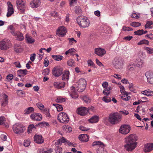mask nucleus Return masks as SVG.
Here are the masks:
<instances>
[{"label":"nucleus","instance_id":"nucleus-26","mask_svg":"<svg viewBox=\"0 0 153 153\" xmlns=\"http://www.w3.org/2000/svg\"><path fill=\"white\" fill-rule=\"evenodd\" d=\"M3 100L1 101V105L3 106H5L8 103V96L5 94H3L2 95Z\"/></svg>","mask_w":153,"mask_h":153},{"label":"nucleus","instance_id":"nucleus-51","mask_svg":"<svg viewBox=\"0 0 153 153\" xmlns=\"http://www.w3.org/2000/svg\"><path fill=\"white\" fill-rule=\"evenodd\" d=\"M149 43V42L147 40L143 39L140 41L139 42H138L137 44L138 45H141L142 44L148 45Z\"/></svg>","mask_w":153,"mask_h":153},{"label":"nucleus","instance_id":"nucleus-25","mask_svg":"<svg viewBox=\"0 0 153 153\" xmlns=\"http://www.w3.org/2000/svg\"><path fill=\"white\" fill-rule=\"evenodd\" d=\"M141 93L148 97H151L153 96V91L149 89H147L141 91Z\"/></svg>","mask_w":153,"mask_h":153},{"label":"nucleus","instance_id":"nucleus-42","mask_svg":"<svg viewBox=\"0 0 153 153\" xmlns=\"http://www.w3.org/2000/svg\"><path fill=\"white\" fill-rule=\"evenodd\" d=\"M103 145V143L99 141H95L92 144V146H99V147L100 146H102Z\"/></svg>","mask_w":153,"mask_h":153},{"label":"nucleus","instance_id":"nucleus-55","mask_svg":"<svg viewBox=\"0 0 153 153\" xmlns=\"http://www.w3.org/2000/svg\"><path fill=\"white\" fill-rule=\"evenodd\" d=\"M75 12L76 13H79L82 12V10L80 7L79 6L75 7L74 8Z\"/></svg>","mask_w":153,"mask_h":153},{"label":"nucleus","instance_id":"nucleus-46","mask_svg":"<svg viewBox=\"0 0 153 153\" xmlns=\"http://www.w3.org/2000/svg\"><path fill=\"white\" fill-rule=\"evenodd\" d=\"M53 105L55 106L57 109V110L58 111H62L63 108L62 105L57 104H53Z\"/></svg>","mask_w":153,"mask_h":153},{"label":"nucleus","instance_id":"nucleus-49","mask_svg":"<svg viewBox=\"0 0 153 153\" xmlns=\"http://www.w3.org/2000/svg\"><path fill=\"white\" fill-rule=\"evenodd\" d=\"M43 111L44 114L46 115L47 117H50L51 115L49 113V111L48 109L45 108L43 110Z\"/></svg>","mask_w":153,"mask_h":153},{"label":"nucleus","instance_id":"nucleus-61","mask_svg":"<svg viewBox=\"0 0 153 153\" xmlns=\"http://www.w3.org/2000/svg\"><path fill=\"white\" fill-rule=\"evenodd\" d=\"M49 72L50 71L49 69L48 68H46L43 70L42 74L43 75H47L49 74Z\"/></svg>","mask_w":153,"mask_h":153},{"label":"nucleus","instance_id":"nucleus-3","mask_svg":"<svg viewBox=\"0 0 153 153\" xmlns=\"http://www.w3.org/2000/svg\"><path fill=\"white\" fill-rule=\"evenodd\" d=\"M77 22L80 26L83 28L88 27L90 24L89 20L85 16L79 17L77 19Z\"/></svg>","mask_w":153,"mask_h":153},{"label":"nucleus","instance_id":"nucleus-52","mask_svg":"<svg viewBox=\"0 0 153 153\" xmlns=\"http://www.w3.org/2000/svg\"><path fill=\"white\" fill-rule=\"evenodd\" d=\"M153 24V22L151 21H149L147 22L145 26V27L146 29L148 28H150L151 26Z\"/></svg>","mask_w":153,"mask_h":153},{"label":"nucleus","instance_id":"nucleus-10","mask_svg":"<svg viewBox=\"0 0 153 153\" xmlns=\"http://www.w3.org/2000/svg\"><path fill=\"white\" fill-rule=\"evenodd\" d=\"M17 7L21 13H23L26 7V3L22 0H17L16 1Z\"/></svg>","mask_w":153,"mask_h":153},{"label":"nucleus","instance_id":"nucleus-34","mask_svg":"<svg viewBox=\"0 0 153 153\" xmlns=\"http://www.w3.org/2000/svg\"><path fill=\"white\" fill-rule=\"evenodd\" d=\"M67 64L68 66L73 68L75 66V62L74 60L72 59H70L67 61Z\"/></svg>","mask_w":153,"mask_h":153},{"label":"nucleus","instance_id":"nucleus-45","mask_svg":"<svg viewBox=\"0 0 153 153\" xmlns=\"http://www.w3.org/2000/svg\"><path fill=\"white\" fill-rule=\"evenodd\" d=\"M104 145L102 146H100L97 150V153H107V152L104 150L103 148Z\"/></svg>","mask_w":153,"mask_h":153},{"label":"nucleus","instance_id":"nucleus-2","mask_svg":"<svg viewBox=\"0 0 153 153\" xmlns=\"http://www.w3.org/2000/svg\"><path fill=\"white\" fill-rule=\"evenodd\" d=\"M122 118V116L117 112L112 113L109 115V121L112 124H115L120 121Z\"/></svg>","mask_w":153,"mask_h":153},{"label":"nucleus","instance_id":"nucleus-4","mask_svg":"<svg viewBox=\"0 0 153 153\" xmlns=\"http://www.w3.org/2000/svg\"><path fill=\"white\" fill-rule=\"evenodd\" d=\"M13 129L15 133L21 134L24 132L25 128V126L22 124L18 123L13 125Z\"/></svg>","mask_w":153,"mask_h":153},{"label":"nucleus","instance_id":"nucleus-7","mask_svg":"<svg viewBox=\"0 0 153 153\" xmlns=\"http://www.w3.org/2000/svg\"><path fill=\"white\" fill-rule=\"evenodd\" d=\"M77 85V91L79 92H82L85 89L86 85V82L85 79L81 78L79 80Z\"/></svg>","mask_w":153,"mask_h":153},{"label":"nucleus","instance_id":"nucleus-27","mask_svg":"<svg viewBox=\"0 0 153 153\" xmlns=\"http://www.w3.org/2000/svg\"><path fill=\"white\" fill-rule=\"evenodd\" d=\"M144 63L143 60L139 59L137 60L136 66L139 68H141L144 67Z\"/></svg>","mask_w":153,"mask_h":153},{"label":"nucleus","instance_id":"nucleus-13","mask_svg":"<svg viewBox=\"0 0 153 153\" xmlns=\"http://www.w3.org/2000/svg\"><path fill=\"white\" fill-rule=\"evenodd\" d=\"M88 111V108L84 107H81L77 108L76 111L78 114L84 116L87 114Z\"/></svg>","mask_w":153,"mask_h":153},{"label":"nucleus","instance_id":"nucleus-30","mask_svg":"<svg viewBox=\"0 0 153 153\" xmlns=\"http://www.w3.org/2000/svg\"><path fill=\"white\" fill-rule=\"evenodd\" d=\"M70 74V72L68 71H64L63 74L62 76V80H68L69 79Z\"/></svg>","mask_w":153,"mask_h":153},{"label":"nucleus","instance_id":"nucleus-23","mask_svg":"<svg viewBox=\"0 0 153 153\" xmlns=\"http://www.w3.org/2000/svg\"><path fill=\"white\" fill-rule=\"evenodd\" d=\"M35 142L38 144H41L43 142L44 140L41 135H35L34 137Z\"/></svg>","mask_w":153,"mask_h":153},{"label":"nucleus","instance_id":"nucleus-22","mask_svg":"<svg viewBox=\"0 0 153 153\" xmlns=\"http://www.w3.org/2000/svg\"><path fill=\"white\" fill-rule=\"evenodd\" d=\"M153 149V143H147L144 145V152H149Z\"/></svg>","mask_w":153,"mask_h":153},{"label":"nucleus","instance_id":"nucleus-56","mask_svg":"<svg viewBox=\"0 0 153 153\" xmlns=\"http://www.w3.org/2000/svg\"><path fill=\"white\" fill-rule=\"evenodd\" d=\"M102 100L105 102H109L111 101V99L108 97H104L102 98Z\"/></svg>","mask_w":153,"mask_h":153},{"label":"nucleus","instance_id":"nucleus-24","mask_svg":"<svg viewBox=\"0 0 153 153\" xmlns=\"http://www.w3.org/2000/svg\"><path fill=\"white\" fill-rule=\"evenodd\" d=\"M25 40L28 43L32 44L35 42L34 39L28 33L25 35Z\"/></svg>","mask_w":153,"mask_h":153},{"label":"nucleus","instance_id":"nucleus-59","mask_svg":"<svg viewBox=\"0 0 153 153\" xmlns=\"http://www.w3.org/2000/svg\"><path fill=\"white\" fill-rule=\"evenodd\" d=\"M37 107L39 108L41 110H43L44 107V105L41 102H38L36 104Z\"/></svg>","mask_w":153,"mask_h":153},{"label":"nucleus","instance_id":"nucleus-35","mask_svg":"<svg viewBox=\"0 0 153 153\" xmlns=\"http://www.w3.org/2000/svg\"><path fill=\"white\" fill-rule=\"evenodd\" d=\"M34 111V108L32 107H30L26 108L24 111L25 114H30Z\"/></svg>","mask_w":153,"mask_h":153},{"label":"nucleus","instance_id":"nucleus-48","mask_svg":"<svg viewBox=\"0 0 153 153\" xmlns=\"http://www.w3.org/2000/svg\"><path fill=\"white\" fill-rule=\"evenodd\" d=\"M144 49L148 53H153V48L149 47H145Z\"/></svg>","mask_w":153,"mask_h":153},{"label":"nucleus","instance_id":"nucleus-29","mask_svg":"<svg viewBox=\"0 0 153 153\" xmlns=\"http://www.w3.org/2000/svg\"><path fill=\"white\" fill-rule=\"evenodd\" d=\"M14 51L18 53L21 52L23 50L22 48L19 44H15L14 46Z\"/></svg>","mask_w":153,"mask_h":153},{"label":"nucleus","instance_id":"nucleus-21","mask_svg":"<svg viewBox=\"0 0 153 153\" xmlns=\"http://www.w3.org/2000/svg\"><path fill=\"white\" fill-rule=\"evenodd\" d=\"M40 0H33L30 3V7L33 8H37L39 7L40 5Z\"/></svg>","mask_w":153,"mask_h":153},{"label":"nucleus","instance_id":"nucleus-1","mask_svg":"<svg viewBox=\"0 0 153 153\" xmlns=\"http://www.w3.org/2000/svg\"><path fill=\"white\" fill-rule=\"evenodd\" d=\"M137 137L134 134H131L126 137L125 138L126 144L124 146L125 149L128 152L133 150L137 145Z\"/></svg>","mask_w":153,"mask_h":153},{"label":"nucleus","instance_id":"nucleus-64","mask_svg":"<svg viewBox=\"0 0 153 153\" xmlns=\"http://www.w3.org/2000/svg\"><path fill=\"white\" fill-rule=\"evenodd\" d=\"M45 149L41 148L38 149L37 153H45Z\"/></svg>","mask_w":153,"mask_h":153},{"label":"nucleus","instance_id":"nucleus-5","mask_svg":"<svg viewBox=\"0 0 153 153\" xmlns=\"http://www.w3.org/2000/svg\"><path fill=\"white\" fill-rule=\"evenodd\" d=\"M8 29L11 30V33L16 37L18 40L19 41L23 40L24 39L22 34L19 32L16 31L13 29V26L12 25H10L8 27Z\"/></svg>","mask_w":153,"mask_h":153},{"label":"nucleus","instance_id":"nucleus-60","mask_svg":"<svg viewBox=\"0 0 153 153\" xmlns=\"http://www.w3.org/2000/svg\"><path fill=\"white\" fill-rule=\"evenodd\" d=\"M143 30H139L137 31H135L134 33L135 34L137 35H141L143 34Z\"/></svg>","mask_w":153,"mask_h":153},{"label":"nucleus","instance_id":"nucleus-31","mask_svg":"<svg viewBox=\"0 0 153 153\" xmlns=\"http://www.w3.org/2000/svg\"><path fill=\"white\" fill-rule=\"evenodd\" d=\"M99 117L97 115L92 116L90 119L88 120L89 122L91 123H96L99 121Z\"/></svg>","mask_w":153,"mask_h":153},{"label":"nucleus","instance_id":"nucleus-16","mask_svg":"<svg viewBox=\"0 0 153 153\" xmlns=\"http://www.w3.org/2000/svg\"><path fill=\"white\" fill-rule=\"evenodd\" d=\"M105 50L100 48H95L94 49V53L100 57L103 56L106 53Z\"/></svg>","mask_w":153,"mask_h":153},{"label":"nucleus","instance_id":"nucleus-32","mask_svg":"<svg viewBox=\"0 0 153 153\" xmlns=\"http://www.w3.org/2000/svg\"><path fill=\"white\" fill-rule=\"evenodd\" d=\"M27 71L26 69L22 70L20 69L18 70L17 71V74L18 76L21 77L27 74Z\"/></svg>","mask_w":153,"mask_h":153},{"label":"nucleus","instance_id":"nucleus-36","mask_svg":"<svg viewBox=\"0 0 153 153\" xmlns=\"http://www.w3.org/2000/svg\"><path fill=\"white\" fill-rule=\"evenodd\" d=\"M76 50L74 48H71L66 51L65 53V54L68 55V54H70L71 56H73L74 55V53L75 52Z\"/></svg>","mask_w":153,"mask_h":153},{"label":"nucleus","instance_id":"nucleus-15","mask_svg":"<svg viewBox=\"0 0 153 153\" xmlns=\"http://www.w3.org/2000/svg\"><path fill=\"white\" fill-rule=\"evenodd\" d=\"M8 6L7 12L6 16L7 17L10 16L14 12V10L13 8V5L11 3L8 1L7 3Z\"/></svg>","mask_w":153,"mask_h":153},{"label":"nucleus","instance_id":"nucleus-43","mask_svg":"<svg viewBox=\"0 0 153 153\" xmlns=\"http://www.w3.org/2000/svg\"><path fill=\"white\" fill-rule=\"evenodd\" d=\"M66 140L65 138L62 137V138L58 140L57 142H55V144L61 145L62 143H65L66 141Z\"/></svg>","mask_w":153,"mask_h":153},{"label":"nucleus","instance_id":"nucleus-44","mask_svg":"<svg viewBox=\"0 0 153 153\" xmlns=\"http://www.w3.org/2000/svg\"><path fill=\"white\" fill-rule=\"evenodd\" d=\"M36 129V127L33 124L30 125L28 128L27 132L28 133H31Z\"/></svg>","mask_w":153,"mask_h":153},{"label":"nucleus","instance_id":"nucleus-39","mask_svg":"<svg viewBox=\"0 0 153 153\" xmlns=\"http://www.w3.org/2000/svg\"><path fill=\"white\" fill-rule=\"evenodd\" d=\"M135 65L134 63L131 62L129 64L127 67L128 69L130 71L134 70L135 68Z\"/></svg>","mask_w":153,"mask_h":153},{"label":"nucleus","instance_id":"nucleus-38","mask_svg":"<svg viewBox=\"0 0 153 153\" xmlns=\"http://www.w3.org/2000/svg\"><path fill=\"white\" fill-rule=\"evenodd\" d=\"M56 144V148L55 150V152L57 153H60L62 152V149L61 147V145Z\"/></svg>","mask_w":153,"mask_h":153},{"label":"nucleus","instance_id":"nucleus-50","mask_svg":"<svg viewBox=\"0 0 153 153\" xmlns=\"http://www.w3.org/2000/svg\"><path fill=\"white\" fill-rule=\"evenodd\" d=\"M50 15L51 16L54 17L55 18H59V16L57 12L55 11H52L50 13Z\"/></svg>","mask_w":153,"mask_h":153},{"label":"nucleus","instance_id":"nucleus-58","mask_svg":"<svg viewBox=\"0 0 153 153\" xmlns=\"http://www.w3.org/2000/svg\"><path fill=\"white\" fill-rule=\"evenodd\" d=\"M69 44L70 45H72L74 43L76 42V41L73 38H68Z\"/></svg>","mask_w":153,"mask_h":153},{"label":"nucleus","instance_id":"nucleus-37","mask_svg":"<svg viewBox=\"0 0 153 153\" xmlns=\"http://www.w3.org/2000/svg\"><path fill=\"white\" fill-rule=\"evenodd\" d=\"M52 57L54 59L57 61H60L63 58V57L60 55H53L52 56Z\"/></svg>","mask_w":153,"mask_h":153},{"label":"nucleus","instance_id":"nucleus-18","mask_svg":"<svg viewBox=\"0 0 153 153\" xmlns=\"http://www.w3.org/2000/svg\"><path fill=\"white\" fill-rule=\"evenodd\" d=\"M30 117L33 120L39 121L41 120L42 117L40 113H34L31 114L30 116Z\"/></svg>","mask_w":153,"mask_h":153},{"label":"nucleus","instance_id":"nucleus-9","mask_svg":"<svg viewBox=\"0 0 153 153\" xmlns=\"http://www.w3.org/2000/svg\"><path fill=\"white\" fill-rule=\"evenodd\" d=\"M114 67L117 69H120L122 68L123 61L122 60L119 58H115L112 61Z\"/></svg>","mask_w":153,"mask_h":153},{"label":"nucleus","instance_id":"nucleus-28","mask_svg":"<svg viewBox=\"0 0 153 153\" xmlns=\"http://www.w3.org/2000/svg\"><path fill=\"white\" fill-rule=\"evenodd\" d=\"M79 140L84 142H86L89 140V137L88 136L85 134H82L79 135Z\"/></svg>","mask_w":153,"mask_h":153},{"label":"nucleus","instance_id":"nucleus-17","mask_svg":"<svg viewBox=\"0 0 153 153\" xmlns=\"http://www.w3.org/2000/svg\"><path fill=\"white\" fill-rule=\"evenodd\" d=\"M70 96L74 99L77 98L78 97L77 93L76 90L75 89L74 87L72 86L70 87V89L68 91Z\"/></svg>","mask_w":153,"mask_h":153},{"label":"nucleus","instance_id":"nucleus-47","mask_svg":"<svg viewBox=\"0 0 153 153\" xmlns=\"http://www.w3.org/2000/svg\"><path fill=\"white\" fill-rule=\"evenodd\" d=\"M83 101L87 103H90L91 102V99L87 96H85L81 97Z\"/></svg>","mask_w":153,"mask_h":153},{"label":"nucleus","instance_id":"nucleus-54","mask_svg":"<svg viewBox=\"0 0 153 153\" xmlns=\"http://www.w3.org/2000/svg\"><path fill=\"white\" fill-rule=\"evenodd\" d=\"M122 30L124 31H128L130 30H132L133 29L130 27L123 26L122 28Z\"/></svg>","mask_w":153,"mask_h":153},{"label":"nucleus","instance_id":"nucleus-12","mask_svg":"<svg viewBox=\"0 0 153 153\" xmlns=\"http://www.w3.org/2000/svg\"><path fill=\"white\" fill-rule=\"evenodd\" d=\"M67 32V30L65 27L63 26H61L56 30V33L59 37H62L65 35Z\"/></svg>","mask_w":153,"mask_h":153},{"label":"nucleus","instance_id":"nucleus-6","mask_svg":"<svg viewBox=\"0 0 153 153\" xmlns=\"http://www.w3.org/2000/svg\"><path fill=\"white\" fill-rule=\"evenodd\" d=\"M58 120L61 123H67L69 120V117L67 114L64 112H61L58 115Z\"/></svg>","mask_w":153,"mask_h":153},{"label":"nucleus","instance_id":"nucleus-57","mask_svg":"<svg viewBox=\"0 0 153 153\" xmlns=\"http://www.w3.org/2000/svg\"><path fill=\"white\" fill-rule=\"evenodd\" d=\"M110 88L104 89L103 91V94L106 95H108L110 92Z\"/></svg>","mask_w":153,"mask_h":153},{"label":"nucleus","instance_id":"nucleus-11","mask_svg":"<svg viewBox=\"0 0 153 153\" xmlns=\"http://www.w3.org/2000/svg\"><path fill=\"white\" fill-rule=\"evenodd\" d=\"M131 129V127L129 125H123L121 126L119 131L122 134H126L129 133Z\"/></svg>","mask_w":153,"mask_h":153},{"label":"nucleus","instance_id":"nucleus-40","mask_svg":"<svg viewBox=\"0 0 153 153\" xmlns=\"http://www.w3.org/2000/svg\"><path fill=\"white\" fill-rule=\"evenodd\" d=\"M65 98L61 96L58 97L56 100V102L59 103L64 102H65Z\"/></svg>","mask_w":153,"mask_h":153},{"label":"nucleus","instance_id":"nucleus-53","mask_svg":"<svg viewBox=\"0 0 153 153\" xmlns=\"http://www.w3.org/2000/svg\"><path fill=\"white\" fill-rule=\"evenodd\" d=\"M130 25L134 27H137L141 25V24L138 22H133L130 24Z\"/></svg>","mask_w":153,"mask_h":153},{"label":"nucleus","instance_id":"nucleus-19","mask_svg":"<svg viewBox=\"0 0 153 153\" xmlns=\"http://www.w3.org/2000/svg\"><path fill=\"white\" fill-rule=\"evenodd\" d=\"M148 81L151 84H153V72L151 71H147L145 74Z\"/></svg>","mask_w":153,"mask_h":153},{"label":"nucleus","instance_id":"nucleus-20","mask_svg":"<svg viewBox=\"0 0 153 153\" xmlns=\"http://www.w3.org/2000/svg\"><path fill=\"white\" fill-rule=\"evenodd\" d=\"M53 86L57 89H61L65 86V83L64 82L56 81L53 82Z\"/></svg>","mask_w":153,"mask_h":153},{"label":"nucleus","instance_id":"nucleus-41","mask_svg":"<svg viewBox=\"0 0 153 153\" xmlns=\"http://www.w3.org/2000/svg\"><path fill=\"white\" fill-rule=\"evenodd\" d=\"M121 98L124 100L128 101L129 100L131 97L128 96L127 93L123 94L121 96Z\"/></svg>","mask_w":153,"mask_h":153},{"label":"nucleus","instance_id":"nucleus-33","mask_svg":"<svg viewBox=\"0 0 153 153\" xmlns=\"http://www.w3.org/2000/svg\"><path fill=\"white\" fill-rule=\"evenodd\" d=\"M63 130L65 133H68L72 130V128L68 125H65L63 127Z\"/></svg>","mask_w":153,"mask_h":153},{"label":"nucleus","instance_id":"nucleus-14","mask_svg":"<svg viewBox=\"0 0 153 153\" xmlns=\"http://www.w3.org/2000/svg\"><path fill=\"white\" fill-rule=\"evenodd\" d=\"M63 68L60 67H56L54 68L52 70V74L54 76L58 77L62 73Z\"/></svg>","mask_w":153,"mask_h":153},{"label":"nucleus","instance_id":"nucleus-62","mask_svg":"<svg viewBox=\"0 0 153 153\" xmlns=\"http://www.w3.org/2000/svg\"><path fill=\"white\" fill-rule=\"evenodd\" d=\"M30 141L29 140H25L24 145L26 147L28 146L30 144Z\"/></svg>","mask_w":153,"mask_h":153},{"label":"nucleus","instance_id":"nucleus-63","mask_svg":"<svg viewBox=\"0 0 153 153\" xmlns=\"http://www.w3.org/2000/svg\"><path fill=\"white\" fill-rule=\"evenodd\" d=\"M119 112L125 115H128L129 113L128 111L125 110H120Z\"/></svg>","mask_w":153,"mask_h":153},{"label":"nucleus","instance_id":"nucleus-8","mask_svg":"<svg viewBox=\"0 0 153 153\" xmlns=\"http://www.w3.org/2000/svg\"><path fill=\"white\" fill-rule=\"evenodd\" d=\"M11 46L10 40L4 39L0 41V49L1 50H6Z\"/></svg>","mask_w":153,"mask_h":153}]
</instances>
